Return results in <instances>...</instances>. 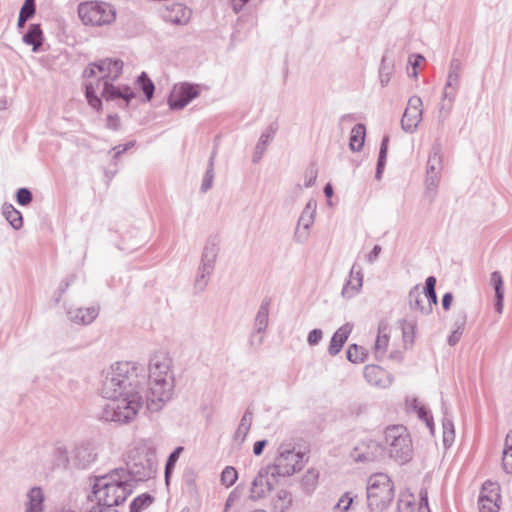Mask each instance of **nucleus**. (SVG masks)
Listing matches in <instances>:
<instances>
[{"label": "nucleus", "mask_w": 512, "mask_h": 512, "mask_svg": "<svg viewBox=\"0 0 512 512\" xmlns=\"http://www.w3.org/2000/svg\"><path fill=\"white\" fill-rule=\"evenodd\" d=\"M123 62L119 59H103L91 64L84 70L85 95L89 105L99 110L101 99L106 101L123 100L125 106L135 97V93L128 86H116L114 82L120 77Z\"/></svg>", "instance_id": "obj_1"}, {"label": "nucleus", "mask_w": 512, "mask_h": 512, "mask_svg": "<svg viewBox=\"0 0 512 512\" xmlns=\"http://www.w3.org/2000/svg\"><path fill=\"white\" fill-rule=\"evenodd\" d=\"M135 485L124 468H118L106 475L96 477L92 493L98 505L113 508L122 504L133 492Z\"/></svg>", "instance_id": "obj_2"}, {"label": "nucleus", "mask_w": 512, "mask_h": 512, "mask_svg": "<svg viewBox=\"0 0 512 512\" xmlns=\"http://www.w3.org/2000/svg\"><path fill=\"white\" fill-rule=\"evenodd\" d=\"M172 358L164 350L154 352L148 362V386L152 402H166L174 391Z\"/></svg>", "instance_id": "obj_3"}, {"label": "nucleus", "mask_w": 512, "mask_h": 512, "mask_svg": "<svg viewBox=\"0 0 512 512\" xmlns=\"http://www.w3.org/2000/svg\"><path fill=\"white\" fill-rule=\"evenodd\" d=\"M139 367L135 362H116L102 372L101 394L104 398H116L129 390H142L138 380Z\"/></svg>", "instance_id": "obj_4"}, {"label": "nucleus", "mask_w": 512, "mask_h": 512, "mask_svg": "<svg viewBox=\"0 0 512 512\" xmlns=\"http://www.w3.org/2000/svg\"><path fill=\"white\" fill-rule=\"evenodd\" d=\"M109 400L110 402L103 408L102 418L124 424L135 419L144 403L142 390H129V393Z\"/></svg>", "instance_id": "obj_5"}, {"label": "nucleus", "mask_w": 512, "mask_h": 512, "mask_svg": "<svg viewBox=\"0 0 512 512\" xmlns=\"http://www.w3.org/2000/svg\"><path fill=\"white\" fill-rule=\"evenodd\" d=\"M382 446L389 457L400 464H404L412 458L411 436L407 428L402 425H393L385 429Z\"/></svg>", "instance_id": "obj_6"}, {"label": "nucleus", "mask_w": 512, "mask_h": 512, "mask_svg": "<svg viewBox=\"0 0 512 512\" xmlns=\"http://www.w3.org/2000/svg\"><path fill=\"white\" fill-rule=\"evenodd\" d=\"M394 498V486L385 473H375L367 480V503L371 512H383Z\"/></svg>", "instance_id": "obj_7"}, {"label": "nucleus", "mask_w": 512, "mask_h": 512, "mask_svg": "<svg viewBox=\"0 0 512 512\" xmlns=\"http://www.w3.org/2000/svg\"><path fill=\"white\" fill-rule=\"evenodd\" d=\"M154 466L153 453L145 444L140 443L129 451L125 472L135 485L138 481L151 478L155 472Z\"/></svg>", "instance_id": "obj_8"}, {"label": "nucleus", "mask_w": 512, "mask_h": 512, "mask_svg": "<svg viewBox=\"0 0 512 512\" xmlns=\"http://www.w3.org/2000/svg\"><path fill=\"white\" fill-rule=\"evenodd\" d=\"M304 466V454L296 452L291 444L282 443L278 447V455L269 468L277 477H286L300 471Z\"/></svg>", "instance_id": "obj_9"}, {"label": "nucleus", "mask_w": 512, "mask_h": 512, "mask_svg": "<svg viewBox=\"0 0 512 512\" xmlns=\"http://www.w3.org/2000/svg\"><path fill=\"white\" fill-rule=\"evenodd\" d=\"M78 15L85 25L103 26L115 20L116 12L106 2L91 1L78 6Z\"/></svg>", "instance_id": "obj_10"}, {"label": "nucleus", "mask_w": 512, "mask_h": 512, "mask_svg": "<svg viewBox=\"0 0 512 512\" xmlns=\"http://www.w3.org/2000/svg\"><path fill=\"white\" fill-rule=\"evenodd\" d=\"M219 253V247L214 241H208L202 251L197 276L195 278L194 287L197 291L203 292L208 283L210 276L215 269L216 260Z\"/></svg>", "instance_id": "obj_11"}, {"label": "nucleus", "mask_w": 512, "mask_h": 512, "mask_svg": "<svg viewBox=\"0 0 512 512\" xmlns=\"http://www.w3.org/2000/svg\"><path fill=\"white\" fill-rule=\"evenodd\" d=\"M442 155L440 148L433 147L428 161L425 178V196L433 202L437 196V189L441 180Z\"/></svg>", "instance_id": "obj_12"}, {"label": "nucleus", "mask_w": 512, "mask_h": 512, "mask_svg": "<svg viewBox=\"0 0 512 512\" xmlns=\"http://www.w3.org/2000/svg\"><path fill=\"white\" fill-rule=\"evenodd\" d=\"M423 102L419 96L409 98L404 110L401 127L407 133H413L418 128L423 116Z\"/></svg>", "instance_id": "obj_13"}, {"label": "nucleus", "mask_w": 512, "mask_h": 512, "mask_svg": "<svg viewBox=\"0 0 512 512\" xmlns=\"http://www.w3.org/2000/svg\"><path fill=\"white\" fill-rule=\"evenodd\" d=\"M200 89L198 85L183 83L175 85L169 98V107L173 110H181L187 106L193 99L199 96Z\"/></svg>", "instance_id": "obj_14"}, {"label": "nucleus", "mask_w": 512, "mask_h": 512, "mask_svg": "<svg viewBox=\"0 0 512 512\" xmlns=\"http://www.w3.org/2000/svg\"><path fill=\"white\" fill-rule=\"evenodd\" d=\"M276 478L269 466L261 468L252 481L250 498L252 500L264 498L273 489L277 482Z\"/></svg>", "instance_id": "obj_15"}, {"label": "nucleus", "mask_w": 512, "mask_h": 512, "mask_svg": "<svg viewBox=\"0 0 512 512\" xmlns=\"http://www.w3.org/2000/svg\"><path fill=\"white\" fill-rule=\"evenodd\" d=\"M270 299H264L258 309L254 319V331L250 336V344L253 347H260L263 343V336L258 334L264 333L269 323Z\"/></svg>", "instance_id": "obj_16"}, {"label": "nucleus", "mask_w": 512, "mask_h": 512, "mask_svg": "<svg viewBox=\"0 0 512 512\" xmlns=\"http://www.w3.org/2000/svg\"><path fill=\"white\" fill-rule=\"evenodd\" d=\"M316 203L310 200L303 209L294 233L297 243H305L309 237V229L314 223Z\"/></svg>", "instance_id": "obj_17"}, {"label": "nucleus", "mask_w": 512, "mask_h": 512, "mask_svg": "<svg viewBox=\"0 0 512 512\" xmlns=\"http://www.w3.org/2000/svg\"><path fill=\"white\" fill-rule=\"evenodd\" d=\"M96 459L94 448L89 443H82L75 446L71 452L70 460L78 467L85 469Z\"/></svg>", "instance_id": "obj_18"}, {"label": "nucleus", "mask_w": 512, "mask_h": 512, "mask_svg": "<svg viewBox=\"0 0 512 512\" xmlns=\"http://www.w3.org/2000/svg\"><path fill=\"white\" fill-rule=\"evenodd\" d=\"M364 377L373 386L386 388L391 385L390 374L378 365H367L364 368Z\"/></svg>", "instance_id": "obj_19"}, {"label": "nucleus", "mask_w": 512, "mask_h": 512, "mask_svg": "<svg viewBox=\"0 0 512 512\" xmlns=\"http://www.w3.org/2000/svg\"><path fill=\"white\" fill-rule=\"evenodd\" d=\"M363 285V274L360 268H357L356 265H353L350 274L349 279L347 280L346 284L343 286L342 289V296L346 299L353 298L356 296Z\"/></svg>", "instance_id": "obj_20"}, {"label": "nucleus", "mask_w": 512, "mask_h": 512, "mask_svg": "<svg viewBox=\"0 0 512 512\" xmlns=\"http://www.w3.org/2000/svg\"><path fill=\"white\" fill-rule=\"evenodd\" d=\"M277 130H278L277 124L273 123V124L269 125L262 132V134L255 146V150H254V153L252 156L253 163H258L261 160L262 156L264 155V153L267 149V146L273 140Z\"/></svg>", "instance_id": "obj_21"}, {"label": "nucleus", "mask_w": 512, "mask_h": 512, "mask_svg": "<svg viewBox=\"0 0 512 512\" xmlns=\"http://www.w3.org/2000/svg\"><path fill=\"white\" fill-rule=\"evenodd\" d=\"M67 314L71 322L75 324L89 325L97 318L99 314V307L92 306L85 309H70Z\"/></svg>", "instance_id": "obj_22"}, {"label": "nucleus", "mask_w": 512, "mask_h": 512, "mask_svg": "<svg viewBox=\"0 0 512 512\" xmlns=\"http://www.w3.org/2000/svg\"><path fill=\"white\" fill-rule=\"evenodd\" d=\"M351 331L352 326L349 323H346L334 333L328 347V352L331 356H335L341 351Z\"/></svg>", "instance_id": "obj_23"}, {"label": "nucleus", "mask_w": 512, "mask_h": 512, "mask_svg": "<svg viewBox=\"0 0 512 512\" xmlns=\"http://www.w3.org/2000/svg\"><path fill=\"white\" fill-rule=\"evenodd\" d=\"M408 297L411 310L417 311L423 315H428L432 312L431 304L425 303V299L418 286L410 290Z\"/></svg>", "instance_id": "obj_24"}, {"label": "nucleus", "mask_w": 512, "mask_h": 512, "mask_svg": "<svg viewBox=\"0 0 512 512\" xmlns=\"http://www.w3.org/2000/svg\"><path fill=\"white\" fill-rule=\"evenodd\" d=\"M462 70V64L458 59H452L449 67V74L445 89L450 92L456 93L458 88L460 74Z\"/></svg>", "instance_id": "obj_25"}, {"label": "nucleus", "mask_w": 512, "mask_h": 512, "mask_svg": "<svg viewBox=\"0 0 512 512\" xmlns=\"http://www.w3.org/2000/svg\"><path fill=\"white\" fill-rule=\"evenodd\" d=\"M252 421H253V412L250 409H247L244 412V414L240 420V423L238 425V428L235 432V435H234L235 441H238L240 444H242L245 441L247 434L250 431Z\"/></svg>", "instance_id": "obj_26"}, {"label": "nucleus", "mask_w": 512, "mask_h": 512, "mask_svg": "<svg viewBox=\"0 0 512 512\" xmlns=\"http://www.w3.org/2000/svg\"><path fill=\"white\" fill-rule=\"evenodd\" d=\"M190 16L191 11L188 8L182 4H174L166 18L175 24H186Z\"/></svg>", "instance_id": "obj_27"}, {"label": "nucleus", "mask_w": 512, "mask_h": 512, "mask_svg": "<svg viewBox=\"0 0 512 512\" xmlns=\"http://www.w3.org/2000/svg\"><path fill=\"white\" fill-rule=\"evenodd\" d=\"M366 135V128L364 124H356L350 135L349 147L352 151L358 152L362 149Z\"/></svg>", "instance_id": "obj_28"}, {"label": "nucleus", "mask_w": 512, "mask_h": 512, "mask_svg": "<svg viewBox=\"0 0 512 512\" xmlns=\"http://www.w3.org/2000/svg\"><path fill=\"white\" fill-rule=\"evenodd\" d=\"M292 503V495L286 490H279L272 501L274 512H286Z\"/></svg>", "instance_id": "obj_29"}, {"label": "nucleus", "mask_w": 512, "mask_h": 512, "mask_svg": "<svg viewBox=\"0 0 512 512\" xmlns=\"http://www.w3.org/2000/svg\"><path fill=\"white\" fill-rule=\"evenodd\" d=\"M399 325L402 331V337L405 343L413 344L415 339V331L417 327L416 320L414 319H402L399 321Z\"/></svg>", "instance_id": "obj_30"}, {"label": "nucleus", "mask_w": 512, "mask_h": 512, "mask_svg": "<svg viewBox=\"0 0 512 512\" xmlns=\"http://www.w3.org/2000/svg\"><path fill=\"white\" fill-rule=\"evenodd\" d=\"M502 467L506 473L512 474V430L505 438V445L502 455Z\"/></svg>", "instance_id": "obj_31"}, {"label": "nucleus", "mask_w": 512, "mask_h": 512, "mask_svg": "<svg viewBox=\"0 0 512 512\" xmlns=\"http://www.w3.org/2000/svg\"><path fill=\"white\" fill-rule=\"evenodd\" d=\"M23 39L26 44L33 46V51H36L42 43V31L40 26L36 24L31 25Z\"/></svg>", "instance_id": "obj_32"}, {"label": "nucleus", "mask_w": 512, "mask_h": 512, "mask_svg": "<svg viewBox=\"0 0 512 512\" xmlns=\"http://www.w3.org/2000/svg\"><path fill=\"white\" fill-rule=\"evenodd\" d=\"M216 153H217V151H216V149H214L211 152V155L209 157L208 167H207L206 173L203 177L202 184H201L202 192H207L212 187L213 179H214V162H215Z\"/></svg>", "instance_id": "obj_33"}, {"label": "nucleus", "mask_w": 512, "mask_h": 512, "mask_svg": "<svg viewBox=\"0 0 512 512\" xmlns=\"http://www.w3.org/2000/svg\"><path fill=\"white\" fill-rule=\"evenodd\" d=\"M455 93L444 90L443 99L439 107V119L444 121L450 114L454 102Z\"/></svg>", "instance_id": "obj_34"}, {"label": "nucleus", "mask_w": 512, "mask_h": 512, "mask_svg": "<svg viewBox=\"0 0 512 512\" xmlns=\"http://www.w3.org/2000/svg\"><path fill=\"white\" fill-rule=\"evenodd\" d=\"M3 214L6 220L15 229H19L23 225V219L21 213L16 210L12 205H6L3 208Z\"/></svg>", "instance_id": "obj_35"}, {"label": "nucleus", "mask_w": 512, "mask_h": 512, "mask_svg": "<svg viewBox=\"0 0 512 512\" xmlns=\"http://www.w3.org/2000/svg\"><path fill=\"white\" fill-rule=\"evenodd\" d=\"M35 14V0H25L18 17V27L22 28L27 20Z\"/></svg>", "instance_id": "obj_36"}, {"label": "nucleus", "mask_w": 512, "mask_h": 512, "mask_svg": "<svg viewBox=\"0 0 512 512\" xmlns=\"http://www.w3.org/2000/svg\"><path fill=\"white\" fill-rule=\"evenodd\" d=\"M465 323H466V315L465 314L461 315L455 321L456 328L452 331V333L448 337V343L450 346H454L459 342V340L462 336L463 330H464Z\"/></svg>", "instance_id": "obj_37"}, {"label": "nucleus", "mask_w": 512, "mask_h": 512, "mask_svg": "<svg viewBox=\"0 0 512 512\" xmlns=\"http://www.w3.org/2000/svg\"><path fill=\"white\" fill-rule=\"evenodd\" d=\"M29 502L27 510L42 511L43 494L40 488H32L28 494Z\"/></svg>", "instance_id": "obj_38"}, {"label": "nucleus", "mask_w": 512, "mask_h": 512, "mask_svg": "<svg viewBox=\"0 0 512 512\" xmlns=\"http://www.w3.org/2000/svg\"><path fill=\"white\" fill-rule=\"evenodd\" d=\"M388 142H389L388 136H385L381 142L379 157H378V162H377L376 175H375L377 179L381 178V174L383 172V169H384V166L386 163Z\"/></svg>", "instance_id": "obj_39"}, {"label": "nucleus", "mask_w": 512, "mask_h": 512, "mask_svg": "<svg viewBox=\"0 0 512 512\" xmlns=\"http://www.w3.org/2000/svg\"><path fill=\"white\" fill-rule=\"evenodd\" d=\"M318 477L319 473L314 469H310L304 474L302 478V486L307 493L314 491L318 482Z\"/></svg>", "instance_id": "obj_40"}, {"label": "nucleus", "mask_w": 512, "mask_h": 512, "mask_svg": "<svg viewBox=\"0 0 512 512\" xmlns=\"http://www.w3.org/2000/svg\"><path fill=\"white\" fill-rule=\"evenodd\" d=\"M500 499L489 498L487 496H479L478 505L480 512H498Z\"/></svg>", "instance_id": "obj_41"}, {"label": "nucleus", "mask_w": 512, "mask_h": 512, "mask_svg": "<svg viewBox=\"0 0 512 512\" xmlns=\"http://www.w3.org/2000/svg\"><path fill=\"white\" fill-rule=\"evenodd\" d=\"M153 502V498L149 494H142L136 497L130 504V512H141Z\"/></svg>", "instance_id": "obj_42"}, {"label": "nucleus", "mask_w": 512, "mask_h": 512, "mask_svg": "<svg viewBox=\"0 0 512 512\" xmlns=\"http://www.w3.org/2000/svg\"><path fill=\"white\" fill-rule=\"evenodd\" d=\"M138 82L143 90V93L147 101H150L153 97L155 86L145 72H142L138 77Z\"/></svg>", "instance_id": "obj_43"}, {"label": "nucleus", "mask_w": 512, "mask_h": 512, "mask_svg": "<svg viewBox=\"0 0 512 512\" xmlns=\"http://www.w3.org/2000/svg\"><path fill=\"white\" fill-rule=\"evenodd\" d=\"M442 427L444 444H451L455 437V431L453 422L450 418L447 417L446 412L444 413Z\"/></svg>", "instance_id": "obj_44"}, {"label": "nucleus", "mask_w": 512, "mask_h": 512, "mask_svg": "<svg viewBox=\"0 0 512 512\" xmlns=\"http://www.w3.org/2000/svg\"><path fill=\"white\" fill-rule=\"evenodd\" d=\"M366 357L365 351L363 347H360L356 344H352L348 347L347 350V359L352 363H360L363 362Z\"/></svg>", "instance_id": "obj_45"}, {"label": "nucleus", "mask_w": 512, "mask_h": 512, "mask_svg": "<svg viewBox=\"0 0 512 512\" xmlns=\"http://www.w3.org/2000/svg\"><path fill=\"white\" fill-rule=\"evenodd\" d=\"M237 479V470L232 466H226L221 473V483L226 487L232 486Z\"/></svg>", "instance_id": "obj_46"}, {"label": "nucleus", "mask_w": 512, "mask_h": 512, "mask_svg": "<svg viewBox=\"0 0 512 512\" xmlns=\"http://www.w3.org/2000/svg\"><path fill=\"white\" fill-rule=\"evenodd\" d=\"M480 496H487L489 498L500 499V487L497 483L487 481L483 484Z\"/></svg>", "instance_id": "obj_47"}, {"label": "nucleus", "mask_w": 512, "mask_h": 512, "mask_svg": "<svg viewBox=\"0 0 512 512\" xmlns=\"http://www.w3.org/2000/svg\"><path fill=\"white\" fill-rule=\"evenodd\" d=\"M184 448L182 446L177 447L168 457L165 465V478L168 481L171 471L174 469L177 460Z\"/></svg>", "instance_id": "obj_48"}, {"label": "nucleus", "mask_w": 512, "mask_h": 512, "mask_svg": "<svg viewBox=\"0 0 512 512\" xmlns=\"http://www.w3.org/2000/svg\"><path fill=\"white\" fill-rule=\"evenodd\" d=\"M389 343V337L387 334H382L381 331H379V334L377 336L376 342H375V354L378 357L379 355L382 356L387 350Z\"/></svg>", "instance_id": "obj_49"}, {"label": "nucleus", "mask_w": 512, "mask_h": 512, "mask_svg": "<svg viewBox=\"0 0 512 512\" xmlns=\"http://www.w3.org/2000/svg\"><path fill=\"white\" fill-rule=\"evenodd\" d=\"M353 502L350 493H345L334 506V512H347Z\"/></svg>", "instance_id": "obj_50"}, {"label": "nucleus", "mask_w": 512, "mask_h": 512, "mask_svg": "<svg viewBox=\"0 0 512 512\" xmlns=\"http://www.w3.org/2000/svg\"><path fill=\"white\" fill-rule=\"evenodd\" d=\"M491 284L494 287L495 295L504 294L503 279L498 271H494L491 274Z\"/></svg>", "instance_id": "obj_51"}, {"label": "nucleus", "mask_w": 512, "mask_h": 512, "mask_svg": "<svg viewBox=\"0 0 512 512\" xmlns=\"http://www.w3.org/2000/svg\"><path fill=\"white\" fill-rule=\"evenodd\" d=\"M380 82L382 86H386L391 78L392 68L387 66L385 63V58L382 59L381 67H380Z\"/></svg>", "instance_id": "obj_52"}, {"label": "nucleus", "mask_w": 512, "mask_h": 512, "mask_svg": "<svg viewBox=\"0 0 512 512\" xmlns=\"http://www.w3.org/2000/svg\"><path fill=\"white\" fill-rule=\"evenodd\" d=\"M317 169L314 166L309 167L304 173V187L309 188L314 185L317 179Z\"/></svg>", "instance_id": "obj_53"}, {"label": "nucleus", "mask_w": 512, "mask_h": 512, "mask_svg": "<svg viewBox=\"0 0 512 512\" xmlns=\"http://www.w3.org/2000/svg\"><path fill=\"white\" fill-rule=\"evenodd\" d=\"M424 509H426V512H430L429 505H428V492H427V489L422 488L419 491L418 512H424Z\"/></svg>", "instance_id": "obj_54"}, {"label": "nucleus", "mask_w": 512, "mask_h": 512, "mask_svg": "<svg viewBox=\"0 0 512 512\" xmlns=\"http://www.w3.org/2000/svg\"><path fill=\"white\" fill-rule=\"evenodd\" d=\"M32 200V194L28 189L21 188L17 192V201L20 205H27Z\"/></svg>", "instance_id": "obj_55"}, {"label": "nucleus", "mask_w": 512, "mask_h": 512, "mask_svg": "<svg viewBox=\"0 0 512 512\" xmlns=\"http://www.w3.org/2000/svg\"><path fill=\"white\" fill-rule=\"evenodd\" d=\"M322 336H323L322 330L313 329L312 331L309 332L307 341H308L309 345L314 346L320 342V340L322 339Z\"/></svg>", "instance_id": "obj_56"}, {"label": "nucleus", "mask_w": 512, "mask_h": 512, "mask_svg": "<svg viewBox=\"0 0 512 512\" xmlns=\"http://www.w3.org/2000/svg\"><path fill=\"white\" fill-rule=\"evenodd\" d=\"M134 145H135V141H129L128 143H126L124 145H117V146L113 147L111 150L114 152L113 157L118 158L121 154H123L128 149L132 148Z\"/></svg>", "instance_id": "obj_57"}, {"label": "nucleus", "mask_w": 512, "mask_h": 512, "mask_svg": "<svg viewBox=\"0 0 512 512\" xmlns=\"http://www.w3.org/2000/svg\"><path fill=\"white\" fill-rule=\"evenodd\" d=\"M417 413L419 418L424 420L427 426L432 429V417L429 415V412L426 410V408L423 406L419 407Z\"/></svg>", "instance_id": "obj_58"}, {"label": "nucleus", "mask_w": 512, "mask_h": 512, "mask_svg": "<svg viewBox=\"0 0 512 512\" xmlns=\"http://www.w3.org/2000/svg\"><path fill=\"white\" fill-rule=\"evenodd\" d=\"M106 126L109 129L117 130L120 127V119L117 115H109L107 117V123Z\"/></svg>", "instance_id": "obj_59"}, {"label": "nucleus", "mask_w": 512, "mask_h": 512, "mask_svg": "<svg viewBox=\"0 0 512 512\" xmlns=\"http://www.w3.org/2000/svg\"><path fill=\"white\" fill-rule=\"evenodd\" d=\"M382 248L380 245H375L371 252L367 255V261L373 263L377 260Z\"/></svg>", "instance_id": "obj_60"}, {"label": "nucleus", "mask_w": 512, "mask_h": 512, "mask_svg": "<svg viewBox=\"0 0 512 512\" xmlns=\"http://www.w3.org/2000/svg\"><path fill=\"white\" fill-rule=\"evenodd\" d=\"M423 297L426 300L427 304H431L432 309H433V306L437 304L436 291L426 292L425 295H423Z\"/></svg>", "instance_id": "obj_61"}, {"label": "nucleus", "mask_w": 512, "mask_h": 512, "mask_svg": "<svg viewBox=\"0 0 512 512\" xmlns=\"http://www.w3.org/2000/svg\"><path fill=\"white\" fill-rule=\"evenodd\" d=\"M267 444V441L266 440H260V441H257L255 442L254 446H253V453L256 455V456H259L262 454L265 446Z\"/></svg>", "instance_id": "obj_62"}, {"label": "nucleus", "mask_w": 512, "mask_h": 512, "mask_svg": "<svg viewBox=\"0 0 512 512\" xmlns=\"http://www.w3.org/2000/svg\"><path fill=\"white\" fill-rule=\"evenodd\" d=\"M453 301V295L452 293L448 292L446 294L443 295V298H442V306H443V309L444 310H449L450 309V306H451V303Z\"/></svg>", "instance_id": "obj_63"}, {"label": "nucleus", "mask_w": 512, "mask_h": 512, "mask_svg": "<svg viewBox=\"0 0 512 512\" xmlns=\"http://www.w3.org/2000/svg\"><path fill=\"white\" fill-rule=\"evenodd\" d=\"M436 278L434 276H429L425 281V293L429 291H435Z\"/></svg>", "instance_id": "obj_64"}]
</instances>
